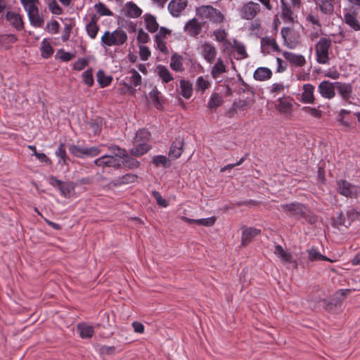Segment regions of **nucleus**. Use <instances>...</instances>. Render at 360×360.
I'll use <instances>...</instances> for the list:
<instances>
[{
    "mask_svg": "<svg viewBox=\"0 0 360 360\" xmlns=\"http://www.w3.org/2000/svg\"><path fill=\"white\" fill-rule=\"evenodd\" d=\"M187 0H172L167 6L169 13L173 17H179L187 6Z\"/></svg>",
    "mask_w": 360,
    "mask_h": 360,
    "instance_id": "obj_17",
    "label": "nucleus"
},
{
    "mask_svg": "<svg viewBox=\"0 0 360 360\" xmlns=\"http://www.w3.org/2000/svg\"><path fill=\"white\" fill-rule=\"evenodd\" d=\"M88 65V60L86 58H79L73 65L75 70L81 71Z\"/></svg>",
    "mask_w": 360,
    "mask_h": 360,
    "instance_id": "obj_59",
    "label": "nucleus"
},
{
    "mask_svg": "<svg viewBox=\"0 0 360 360\" xmlns=\"http://www.w3.org/2000/svg\"><path fill=\"white\" fill-rule=\"evenodd\" d=\"M214 35L217 41H219V42L224 41V44L225 41H227L226 39L227 34L225 32V30H217L214 31Z\"/></svg>",
    "mask_w": 360,
    "mask_h": 360,
    "instance_id": "obj_60",
    "label": "nucleus"
},
{
    "mask_svg": "<svg viewBox=\"0 0 360 360\" xmlns=\"http://www.w3.org/2000/svg\"><path fill=\"white\" fill-rule=\"evenodd\" d=\"M336 90L341 96L342 101L348 102L352 97L353 87L349 83L335 82Z\"/></svg>",
    "mask_w": 360,
    "mask_h": 360,
    "instance_id": "obj_18",
    "label": "nucleus"
},
{
    "mask_svg": "<svg viewBox=\"0 0 360 360\" xmlns=\"http://www.w3.org/2000/svg\"><path fill=\"white\" fill-rule=\"evenodd\" d=\"M224 47L227 50L232 48L237 53V57L236 58L237 60H243L248 57L245 44L236 39H233V42L226 41Z\"/></svg>",
    "mask_w": 360,
    "mask_h": 360,
    "instance_id": "obj_11",
    "label": "nucleus"
},
{
    "mask_svg": "<svg viewBox=\"0 0 360 360\" xmlns=\"http://www.w3.org/2000/svg\"><path fill=\"white\" fill-rule=\"evenodd\" d=\"M41 55L44 58H48L53 53V49L50 42L46 39H44L41 44Z\"/></svg>",
    "mask_w": 360,
    "mask_h": 360,
    "instance_id": "obj_36",
    "label": "nucleus"
},
{
    "mask_svg": "<svg viewBox=\"0 0 360 360\" xmlns=\"http://www.w3.org/2000/svg\"><path fill=\"white\" fill-rule=\"evenodd\" d=\"M32 155H34L41 162H45L47 164L51 163L49 158L43 153H38L35 151Z\"/></svg>",
    "mask_w": 360,
    "mask_h": 360,
    "instance_id": "obj_63",
    "label": "nucleus"
},
{
    "mask_svg": "<svg viewBox=\"0 0 360 360\" xmlns=\"http://www.w3.org/2000/svg\"><path fill=\"white\" fill-rule=\"evenodd\" d=\"M325 76L326 77H328L330 79H337L340 77V72L336 70L334 68H330L328 69L326 73H325Z\"/></svg>",
    "mask_w": 360,
    "mask_h": 360,
    "instance_id": "obj_62",
    "label": "nucleus"
},
{
    "mask_svg": "<svg viewBox=\"0 0 360 360\" xmlns=\"http://www.w3.org/2000/svg\"><path fill=\"white\" fill-rule=\"evenodd\" d=\"M86 30L89 37L91 39L96 38L99 30V27L96 20L94 18H92L91 20L86 25Z\"/></svg>",
    "mask_w": 360,
    "mask_h": 360,
    "instance_id": "obj_34",
    "label": "nucleus"
},
{
    "mask_svg": "<svg viewBox=\"0 0 360 360\" xmlns=\"http://www.w3.org/2000/svg\"><path fill=\"white\" fill-rule=\"evenodd\" d=\"M344 21L353 30H360V23L354 15L349 13L345 14Z\"/></svg>",
    "mask_w": 360,
    "mask_h": 360,
    "instance_id": "obj_29",
    "label": "nucleus"
},
{
    "mask_svg": "<svg viewBox=\"0 0 360 360\" xmlns=\"http://www.w3.org/2000/svg\"><path fill=\"white\" fill-rule=\"evenodd\" d=\"M83 82L88 86H91L94 84V78L92 70L88 69L85 70L82 75Z\"/></svg>",
    "mask_w": 360,
    "mask_h": 360,
    "instance_id": "obj_47",
    "label": "nucleus"
},
{
    "mask_svg": "<svg viewBox=\"0 0 360 360\" xmlns=\"http://www.w3.org/2000/svg\"><path fill=\"white\" fill-rule=\"evenodd\" d=\"M150 137V133L146 129L139 130L134 137L135 142H146Z\"/></svg>",
    "mask_w": 360,
    "mask_h": 360,
    "instance_id": "obj_44",
    "label": "nucleus"
},
{
    "mask_svg": "<svg viewBox=\"0 0 360 360\" xmlns=\"http://www.w3.org/2000/svg\"><path fill=\"white\" fill-rule=\"evenodd\" d=\"M285 86L283 83H274L271 85V92L275 96L283 94L285 93Z\"/></svg>",
    "mask_w": 360,
    "mask_h": 360,
    "instance_id": "obj_50",
    "label": "nucleus"
},
{
    "mask_svg": "<svg viewBox=\"0 0 360 360\" xmlns=\"http://www.w3.org/2000/svg\"><path fill=\"white\" fill-rule=\"evenodd\" d=\"M181 89V95L184 98L188 99L192 96L193 89L192 84L188 81L181 80L180 82Z\"/></svg>",
    "mask_w": 360,
    "mask_h": 360,
    "instance_id": "obj_39",
    "label": "nucleus"
},
{
    "mask_svg": "<svg viewBox=\"0 0 360 360\" xmlns=\"http://www.w3.org/2000/svg\"><path fill=\"white\" fill-rule=\"evenodd\" d=\"M281 207L288 215L296 216L299 218L304 219L310 224H313L316 221V217L305 206L300 203L292 202L290 204L281 205Z\"/></svg>",
    "mask_w": 360,
    "mask_h": 360,
    "instance_id": "obj_3",
    "label": "nucleus"
},
{
    "mask_svg": "<svg viewBox=\"0 0 360 360\" xmlns=\"http://www.w3.org/2000/svg\"><path fill=\"white\" fill-rule=\"evenodd\" d=\"M170 33V31L165 27H160L158 32L155 34V39H165L166 36Z\"/></svg>",
    "mask_w": 360,
    "mask_h": 360,
    "instance_id": "obj_64",
    "label": "nucleus"
},
{
    "mask_svg": "<svg viewBox=\"0 0 360 360\" xmlns=\"http://www.w3.org/2000/svg\"><path fill=\"white\" fill-rule=\"evenodd\" d=\"M184 141L181 137L176 138L172 143L169 155L173 159H177L182 153Z\"/></svg>",
    "mask_w": 360,
    "mask_h": 360,
    "instance_id": "obj_21",
    "label": "nucleus"
},
{
    "mask_svg": "<svg viewBox=\"0 0 360 360\" xmlns=\"http://www.w3.org/2000/svg\"><path fill=\"white\" fill-rule=\"evenodd\" d=\"M171 68L176 72H182L184 70L182 57L174 53L171 58Z\"/></svg>",
    "mask_w": 360,
    "mask_h": 360,
    "instance_id": "obj_35",
    "label": "nucleus"
},
{
    "mask_svg": "<svg viewBox=\"0 0 360 360\" xmlns=\"http://www.w3.org/2000/svg\"><path fill=\"white\" fill-rule=\"evenodd\" d=\"M95 8L97 13L100 14V15L110 16L112 15V13L110 11V9L102 3L96 4Z\"/></svg>",
    "mask_w": 360,
    "mask_h": 360,
    "instance_id": "obj_48",
    "label": "nucleus"
},
{
    "mask_svg": "<svg viewBox=\"0 0 360 360\" xmlns=\"http://www.w3.org/2000/svg\"><path fill=\"white\" fill-rule=\"evenodd\" d=\"M103 145L92 147H84L83 159L86 158H94L101 153V147Z\"/></svg>",
    "mask_w": 360,
    "mask_h": 360,
    "instance_id": "obj_38",
    "label": "nucleus"
},
{
    "mask_svg": "<svg viewBox=\"0 0 360 360\" xmlns=\"http://www.w3.org/2000/svg\"><path fill=\"white\" fill-rule=\"evenodd\" d=\"M315 87L311 84H304L302 86V92L300 101L302 103L312 104L315 101L314 95Z\"/></svg>",
    "mask_w": 360,
    "mask_h": 360,
    "instance_id": "obj_19",
    "label": "nucleus"
},
{
    "mask_svg": "<svg viewBox=\"0 0 360 360\" xmlns=\"http://www.w3.org/2000/svg\"><path fill=\"white\" fill-rule=\"evenodd\" d=\"M109 148L111 150L112 153V155H116L117 158H119L121 160V158L125 157L127 155V153L124 150H122V148H119L117 146H110Z\"/></svg>",
    "mask_w": 360,
    "mask_h": 360,
    "instance_id": "obj_54",
    "label": "nucleus"
},
{
    "mask_svg": "<svg viewBox=\"0 0 360 360\" xmlns=\"http://www.w3.org/2000/svg\"><path fill=\"white\" fill-rule=\"evenodd\" d=\"M150 56L149 49L143 45L139 46V56L141 60H147Z\"/></svg>",
    "mask_w": 360,
    "mask_h": 360,
    "instance_id": "obj_56",
    "label": "nucleus"
},
{
    "mask_svg": "<svg viewBox=\"0 0 360 360\" xmlns=\"http://www.w3.org/2000/svg\"><path fill=\"white\" fill-rule=\"evenodd\" d=\"M144 20L146 28L150 32H155L158 30V24L154 15L150 14H145Z\"/></svg>",
    "mask_w": 360,
    "mask_h": 360,
    "instance_id": "obj_30",
    "label": "nucleus"
},
{
    "mask_svg": "<svg viewBox=\"0 0 360 360\" xmlns=\"http://www.w3.org/2000/svg\"><path fill=\"white\" fill-rule=\"evenodd\" d=\"M121 160L112 155H103L101 158L94 160V164L98 167H115L120 165Z\"/></svg>",
    "mask_w": 360,
    "mask_h": 360,
    "instance_id": "obj_14",
    "label": "nucleus"
},
{
    "mask_svg": "<svg viewBox=\"0 0 360 360\" xmlns=\"http://www.w3.org/2000/svg\"><path fill=\"white\" fill-rule=\"evenodd\" d=\"M20 2L27 13L30 25L34 27H41L44 19L39 10L40 0H20Z\"/></svg>",
    "mask_w": 360,
    "mask_h": 360,
    "instance_id": "obj_1",
    "label": "nucleus"
},
{
    "mask_svg": "<svg viewBox=\"0 0 360 360\" xmlns=\"http://www.w3.org/2000/svg\"><path fill=\"white\" fill-rule=\"evenodd\" d=\"M274 254L280 259L281 262L287 268H297V263L292 258L291 253L285 250L281 245L275 246Z\"/></svg>",
    "mask_w": 360,
    "mask_h": 360,
    "instance_id": "obj_8",
    "label": "nucleus"
},
{
    "mask_svg": "<svg viewBox=\"0 0 360 360\" xmlns=\"http://www.w3.org/2000/svg\"><path fill=\"white\" fill-rule=\"evenodd\" d=\"M5 18L9 25L16 30H22L24 28V22L22 15L15 11H8L5 15Z\"/></svg>",
    "mask_w": 360,
    "mask_h": 360,
    "instance_id": "obj_13",
    "label": "nucleus"
},
{
    "mask_svg": "<svg viewBox=\"0 0 360 360\" xmlns=\"http://www.w3.org/2000/svg\"><path fill=\"white\" fill-rule=\"evenodd\" d=\"M347 217H348V221H347L343 217V214L342 213H340L339 214V219H340V224H342L344 226H347V224H350V221H353V220L356 219L358 217L359 212H357L354 209L352 208V209L349 210L347 212Z\"/></svg>",
    "mask_w": 360,
    "mask_h": 360,
    "instance_id": "obj_37",
    "label": "nucleus"
},
{
    "mask_svg": "<svg viewBox=\"0 0 360 360\" xmlns=\"http://www.w3.org/2000/svg\"><path fill=\"white\" fill-rule=\"evenodd\" d=\"M302 110L314 117H320L321 116V112L315 108L304 106L302 108Z\"/></svg>",
    "mask_w": 360,
    "mask_h": 360,
    "instance_id": "obj_52",
    "label": "nucleus"
},
{
    "mask_svg": "<svg viewBox=\"0 0 360 360\" xmlns=\"http://www.w3.org/2000/svg\"><path fill=\"white\" fill-rule=\"evenodd\" d=\"M153 195L157 203L162 207H166L168 205V202L166 199L163 198L158 191H153Z\"/></svg>",
    "mask_w": 360,
    "mask_h": 360,
    "instance_id": "obj_57",
    "label": "nucleus"
},
{
    "mask_svg": "<svg viewBox=\"0 0 360 360\" xmlns=\"http://www.w3.org/2000/svg\"><path fill=\"white\" fill-rule=\"evenodd\" d=\"M128 39L127 34L121 28H117L112 32L105 31L101 39L103 47L120 46L125 44Z\"/></svg>",
    "mask_w": 360,
    "mask_h": 360,
    "instance_id": "obj_2",
    "label": "nucleus"
},
{
    "mask_svg": "<svg viewBox=\"0 0 360 360\" xmlns=\"http://www.w3.org/2000/svg\"><path fill=\"white\" fill-rule=\"evenodd\" d=\"M149 98L153 102V103L158 108L159 105H161V100L160 97V92L156 89H153L149 93Z\"/></svg>",
    "mask_w": 360,
    "mask_h": 360,
    "instance_id": "obj_49",
    "label": "nucleus"
},
{
    "mask_svg": "<svg viewBox=\"0 0 360 360\" xmlns=\"http://www.w3.org/2000/svg\"><path fill=\"white\" fill-rule=\"evenodd\" d=\"M155 72L163 83H168L174 79L168 68L164 65H158L155 68Z\"/></svg>",
    "mask_w": 360,
    "mask_h": 360,
    "instance_id": "obj_26",
    "label": "nucleus"
},
{
    "mask_svg": "<svg viewBox=\"0 0 360 360\" xmlns=\"http://www.w3.org/2000/svg\"><path fill=\"white\" fill-rule=\"evenodd\" d=\"M282 4V11H283V17L288 20V21H292V11L288 8L286 3L285 2V0H281Z\"/></svg>",
    "mask_w": 360,
    "mask_h": 360,
    "instance_id": "obj_55",
    "label": "nucleus"
},
{
    "mask_svg": "<svg viewBox=\"0 0 360 360\" xmlns=\"http://www.w3.org/2000/svg\"><path fill=\"white\" fill-rule=\"evenodd\" d=\"M238 12L242 19L251 20L260 12V6L257 3L249 1L241 6Z\"/></svg>",
    "mask_w": 360,
    "mask_h": 360,
    "instance_id": "obj_7",
    "label": "nucleus"
},
{
    "mask_svg": "<svg viewBox=\"0 0 360 360\" xmlns=\"http://www.w3.org/2000/svg\"><path fill=\"white\" fill-rule=\"evenodd\" d=\"M60 25L56 20L47 22L46 29L50 34H56L58 32Z\"/></svg>",
    "mask_w": 360,
    "mask_h": 360,
    "instance_id": "obj_51",
    "label": "nucleus"
},
{
    "mask_svg": "<svg viewBox=\"0 0 360 360\" xmlns=\"http://www.w3.org/2000/svg\"><path fill=\"white\" fill-rule=\"evenodd\" d=\"M283 56L285 59L293 67H302L306 63L305 58L301 54L284 51Z\"/></svg>",
    "mask_w": 360,
    "mask_h": 360,
    "instance_id": "obj_20",
    "label": "nucleus"
},
{
    "mask_svg": "<svg viewBox=\"0 0 360 360\" xmlns=\"http://www.w3.org/2000/svg\"><path fill=\"white\" fill-rule=\"evenodd\" d=\"M84 149V147L75 144L70 145L69 146L70 153L74 156L82 159H83Z\"/></svg>",
    "mask_w": 360,
    "mask_h": 360,
    "instance_id": "obj_46",
    "label": "nucleus"
},
{
    "mask_svg": "<svg viewBox=\"0 0 360 360\" xmlns=\"http://www.w3.org/2000/svg\"><path fill=\"white\" fill-rule=\"evenodd\" d=\"M331 46L330 39L321 37L315 46L316 62L319 64L329 63V49Z\"/></svg>",
    "mask_w": 360,
    "mask_h": 360,
    "instance_id": "obj_5",
    "label": "nucleus"
},
{
    "mask_svg": "<svg viewBox=\"0 0 360 360\" xmlns=\"http://www.w3.org/2000/svg\"><path fill=\"white\" fill-rule=\"evenodd\" d=\"M271 70L266 67L257 68L253 74V77L257 81H266L271 77Z\"/></svg>",
    "mask_w": 360,
    "mask_h": 360,
    "instance_id": "obj_25",
    "label": "nucleus"
},
{
    "mask_svg": "<svg viewBox=\"0 0 360 360\" xmlns=\"http://www.w3.org/2000/svg\"><path fill=\"white\" fill-rule=\"evenodd\" d=\"M336 84L328 80L321 82L318 86V92L326 99H332L335 96Z\"/></svg>",
    "mask_w": 360,
    "mask_h": 360,
    "instance_id": "obj_10",
    "label": "nucleus"
},
{
    "mask_svg": "<svg viewBox=\"0 0 360 360\" xmlns=\"http://www.w3.org/2000/svg\"><path fill=\"white\" fill-rule=\"evenodd\" d=\"M55 154L59 158L58 164H66V152L63 143L60 144Z\"/></svg>",
    "mask_w": 360,
    "mask_h": 360,
    "instance_id": "obj_45",
    "label": "nucleus"
},
{
    "mask_svg": "<svg viewBox=\"0 0 360 360\" xmlns=\"http://www.w3.org/2000/svg\"><path fill=\"white\" fill-rule=\"evenodd\" d=\"M227 66L222 59L219 57L217 61L210 67V75L214 79L221 77L222 75L227 72Z\"/></svg>",
    "mask_w": 360,
    "mask_h": 360,
    "instance_id": "obj_16",
    "label": "nucleus"
},
{
    "mask_svg": "<svg viewBox=\"0 0 360 360\" xmlns=\"http://www.w3.org/2000/svg\"><path fill=\"white\" fill-rule=\"evenodd\" d=\"M135 145L131 148L130 153L135 156H141L147 153L150 146L146 142H135Z\"/></svg>",
    "mask_w": 360,
    "mask_h": 360,
    "instance_id": "obj_27",
    "label": "nucleus"
},
{
    "mask_svg": "<svg viewBox=\"0 0 360 360\" xmlns=\"http://www.w3.org/2000/svg\"><path fill=\"white\" fill-rule=\"evenodd\" d=\"M153 163L158 166H162L165 168L169 167L170 166L169 160L167 158V157L164 155H155L153 158Z\"/></svg>",
    "mask_w": 360,
    "mask_h": 360,
    "instance_id": "obj_43",
    "label": "nucleus"
},
{
    "mask_svg": "<svg viewBox=\"0 0 360 360\" xmlns=\"http://www.w3.org/2000/svg\"><path fill=\"white\" fill-rule=\"evenodd\" d=\"M59 188L65 197H70L74 191V186L70 183H63L59 181Z\"/></svg>",
    "mask_w": 360,
    "mask_h": 360,
    "instance_id": "obj_42",
    "label": "nucleus"
},
{
    "mask_svg": "<svg viewBox=\"0 0 360 360\" xmlns=\"http://www.w3.org/2000/svg\"><path fill=\"white\" fill-rule=\"evenodd\" d=\"M79 335L82 338H90L94 335V328L86 323H79L77 326Z\"/></svg>",
    "mask_w": 360,
    "mask_h": 360,
    "instance_id": "obj_31",
    "label": "nucleus"
},
{
    "mask_svg": "<svg viewBox=\"0 0 360 360\" xmlns=\"http://www.w3.org/2000/svg\"><path fill=\"white\" fill-rule=\"evenodd\" d=\"M316 6L324 14H331L334 10L335 0H314Z\"/></svg>",
    "mask_w": 360,
    "mask_h": 360,
    "instance_id": "obj_23",
    "label": "nucleus"
},
{
    "mask_svg": "<svg viewBox=\"0 0 360 360\" xmlns=\"http://www.w3.org/2000/svg\"><path fill=\"white\" fill-rule=\"evenodd\" d=\"M123 11L125 15L131 18H137L142 13V10L132 2L127 3L123 8Z\"/></svg>",
    "mask_w": 360,
    "mask_h": 360,
    "instance_id": "obj_22",
    "label": "nucleus"
},
{
    "mask_svg": "<svg viewBox=\"0 0 360 360\" xmlns=\"http://www.w3.org/2000/svg\"><path fill=\"white\" fill-rule=\"evenodd\" d=\"M307 252H308L309 259L311 262L320 261V260L328 261L330 262H333L332 259L321 255L317 248H312L308 250Z\"/></svg>",
    "mask_w": 360,
    "mask_h": 360,
    "instance_id": "obj_33",
    "label": "nucleus"
},
{
    "mask_svg": "<svg viewBox=\"0 0 360 360\" xmlns=\"http://www.w3.org/2000/svg\"><path fill=\"white\" fill-rule=\"evenodd\" d=\"M222 103L221 96L217 93H214L211 95L210 101L207 103V108L213 109L219 107Z\"/></svg>",
    "mask_w": 360,
    "mask_h": 360,
    "instance_id": "obj_41",
    "label": "nucleus"
},
{
    "mask_svg": "<svg viewBox=\"0 0 360 360\" xmlns=\"http://www.w3.org/2000/svg\"><path fill=\"white\" fill-rule=\"evenodd\" d=\"M184 29L190 36L194 37L200 33L201 26L195 18H193L186 23Z\"/></svg>",
    "mask_w": 360,
    "mask_h": 360,
    "instance_id": "obj_24",
    "label": "nucleus"
},
{
    "mask_svg": "<svg viewBox=\"0 0 360 360\" xmlns=\"http://www.w3.org/2000/svg\"><path fill=\"white\" fill-rule=\"evenodd\" d=\"M215 222V218L214 217L208 218L198 219L195 220V223L205 226H211Z\"/></svg>",
    "mask_w": 360,
    "mask_h": 360,
    "instance_id": "obj_53",
    "label": "nucleus"
},
{
    "mask_svg": "<svg viewBox=\"0 0 360 360\" xmlns=\"http://www.w3.org/2000/svg\"><path fill=\"white\" fill-rule=\"evenodd\" d=\"M97 82L101 88H104L110 85L112 80V77L110 75L105 74L104 71L99 70L96 75Z\"/></svg>",
    "mask_w": 360,
    "mask_h": 360,
    "instance_id": "obj_32",
    "label": "nucleus"
},
{
    "mask_svg": "<svg viewBox=\"0 0 360 360\" xmlns=\"http://www.w3.org/2000/svg\"><path fill=\"white\" fill-rule=\"evenodd\" d=\"M210 86V81L203 76H200L197 78L195 82V88L197 91L203 93Z\"/></svg>",
    "mask_w": 360,
    "mask_h": 360,
    "instance_id": "obj_40",
    "label": "nucleus"
},
{
    "mask_svg": "<svg viewBox=\"0 0 360 360\" xmlns=\"http://www.w3.org/2000/svg\"><path fill=\"white\" fill-rule=\"evenodd\" d=\"M260 233V231L259 229L249 227L245 228L243 231L242 234V244L243 245H247L254 237L258 236Z\"/></svg>",
    "mask_w": 360,
    "mask_h": 360,
    "instance_id": "obj_28",
    "label": "nucleus"
},
{
    "mask_svg": "<svg viewBox=\"0 0 360 360\" xmlns=\"http://www.w3.org/2000/svg\"><path fill=\"white\" fill-rule=\"evenodd\" d=\"M200 54L205 60L212 64L217 55V50L214 45L210 42H204L200 47Z\"/></svg>",
    "mask_w": 360,
    "mask_h": 360,
    "instance_id": "obj_12",
    "label": "nucleus"
},
{
    "mask_svg": "<svg viewBox=\"0 0 360 360\" xmlns=\"http://www.w3.org/2000/svg\"><path fill=\"white\" fill-rule=\"evenodd\" d=\"M197 15L203 20H209L214 23H221L224 20V15L211 6H202L196 9Z\"/></svg>",
    "mask_w": 360,
    "mask_h": 360,
    "instance_id": "obj_4",
    "label": "nucleus"
},
{
    "mask_svg": "<svg viewBox=\"0 0 360 360\" xmlns=\"http://www.w3.org/2000/svg\"><path fill=\"white\" fill-rule=\"evenodd\" d=\"M261 51L266 55L271 51L280 52V48L274 37L266 36L261 39Z\"/></svg>",
    "mask_w": 360,
    "mask_h": 360,
    "instance_id": "obj_15",
    "label": "nucleus"
},
{
    "mask_svg": "<svg viewBox=\"0 0 360 360\" xmlns=\"http://www.w3.org/2000/svg\"><path fill=\"white\" fill-rule=\"evenodd\" d=\"M150 39L149 35L147 32L143 31L142 29H139L137 34V41L141 44H146Z\"/></svg>",
    "mask_w": 360,
    "mask_h": 360,
    "instance_id": "obj_58",
    "label": "nucleus"
},
{
    "mask_svg": "<svg viewBox=\"0 0 360 360\" xmlns=\"http://www.w3.org/2000/svg\"><path fill=\"white\" fill-rule=\"evenodd\" d=\"M339 193L346 197L358 198L360 195V187L351 184L349 182L341 180L338 181Z\"/></svg>",
    "mask_w": 360,
    "mask_h": 360,
    "instance_id": "obj_9",
    "label": "nucleus"
},
{
    "mask_svg": "<svg viewBox=\"0 0 360 360\" xmlns=\"http://www.w3.org/2000/svg\"><path fill=\"white\" fill-rule=\"evenodd\" d=\"M155 43L157 49H158L162 53H167V48L165 39H155Z\"/></svg>",
    "mask_w": 360,
    "mask_h": 360,
    "instance_id": "obj_61",
    "label": "nucleus"
},
{
    "mask_svg": "<svg viewBox=\"0 0 360 360\" xmlns=\"http://www.w3.org/2000/svg\"><path fill=\"white\" fill-rule=\"evenodd\" d=\"M129 75V77H126V82H124V86L120 89L122 94L129 93L134 94L135 88L141 84V76L136 70H131Z\"/></svg>",
    "mask_w": 360,
    "mask_h": 360,
    "instance_id": "obj_6",
    "label": "nucleus"
}]
</instances>
